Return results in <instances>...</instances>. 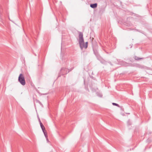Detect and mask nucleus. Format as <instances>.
<instances>
[{
    "mask_svg": "<svg viewBox=\"0 0 152 152\" xmlns=\"http://www.w3.org/2000/svg\"><path fill=\"white\" fill-rule=\"evenodd\" d=\"M18 81L22 85L24 86L25 85L26 82L24 75L23 74H20L18 78Z\"/></svg>",
    "mask_w": 152,
    "mask_h": 152,
    "instance_id": "obj_2",
    "label": "nucleus"
},
{
    "mask_svg": "<svg viewBox=\"0 0 152 152\" xmlns=\"http://www.w3.org/2000/svg\"><path fill=\"white\" fill-rule=\"evenodd\" d=\"M61 72L62 73L63 75L66 74L69 72L68 70V69L64 68H61Z\"/></svg>",
    "mask_w": 152,
    "mask_h": 152,
    "instance_id": "obj_4",
    "label": "nucleus"
},
{
    "mask_svg": "<svg viewBox=\"0 0 152 152\" xmlns=\"http://www.w3.org/2000/svg\"><path fill=\"white\" fill-rule=\"evenodd\" d=\"M112 104L113 105L116 106H117V107H119V105L118 104H116V103H112Z\"/></svg>",
    "mask_w": 152,
    "mask_h": 152,
    "instance_id": "obj_8",
    "label": "nucleus"
},
{
    "mask_svg": "<svg viewBox=\"0 0 152 152\" xmlns=\"http://www.w3.org/2000/svg\"><path fill=\"white\" fill-rule=\"evenodd\" d=\"M79 42L80 44V47L82 50L83 48H86L88 47V42H86L85 45L84 44V39L83 38V33L81 32H79Z\"/></svg>",
    "mask_w": 152,
    "mask_h": 152,
    "instance_id": "obj_1",
    "label": "nucleus"
},
{
    "mask_svg": "<svg viewBox=\"0 0 152 152\" xmlns=\"http://www.w3.org/2000/svg\"><path fill=\"white\" fill-rule=\"evenodd\" d=\"M90 7L92 8H95L97 7V4L95 3L90 5Z\"/></svg>",
    "mask_w": 152,
    "mask_h": 152,
    "instance_id": "obj_5",
    "label": "nucleus"
},
{
    "mask_svg": "<svg viewBox=\"0 0 152 152\" xmlns=\"http://www.w3.org/2000/svg\"><path fill=\"white\" fill-rule=\"evenodd\" d=\"M101 62L102 64H106V62L105 61H104V60H101Z\"/></svg>",
    "mask_w": 152,
    "mask_h": 152,
    "instance_id": "obj_7",
    "label": "nucleus"
},
{
    "mask_svg": "<svg viewBox=\"0 0 152 152\" xmlns=\"http://www.w3.org/2000/svg\"><path fill=\"white\" fill-rule=\"evenodd\" d=\"M38 119L39 121V124H41V123H42V122L40 120V119L39 117H38Z\"/></svg>",
    "mask_w": 152,
    "mask_h": 152,
    "instance_id": "obj_9",
    "label": "nucleus"
},
{
    "mask_svg": "<svg viewBox=\"0 0 152 152\" xmlns=\"http://www.w3.org/2000/svg\"><path fill=\"white\" fill-rule=\"evenodd\" d=\"M102 95H101L100 96H101V97H102Z\"/></svg>",
    "mask_w": 152,
    "mask_h": 152,
    "instance_id": "obj_10",
    "label": "nucleus"
},
{
    "mask_svg": "<svg viewBox=\"0 0 152 152\" xmlns=\"http://www.w3.org/2000/svg\"><path fill=\"white\" fill-rule=\"evenodd\" d=\"M40 124L41 128L43 131V132L45 137L46 138L47 137H48V136L47 133H46V132H45V127L42 123H41V124Z\"/></svg>",
    "mask_w": 152,
    "mask_h": 152,
    "instance_id": "obj_3",
    "label": "nucleus"
},
{
    "mask_svg": "<svg viewBox=\"0 0 152 152\" xmlns=\"http://www.w3.org/2000/svg\"><path fill=\"white\" fill-rule=\"evenodd\" d=\"M134 58L135 60H139L140 59H143V58H139L137 56H135L134 57Z\"/></svg>",
    "mask_w": 152,
    "mask_h": 152,
    "instance_id": "obj_6",
    "label": "nucleus"
}]
</instances>
